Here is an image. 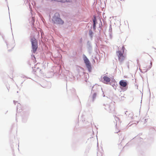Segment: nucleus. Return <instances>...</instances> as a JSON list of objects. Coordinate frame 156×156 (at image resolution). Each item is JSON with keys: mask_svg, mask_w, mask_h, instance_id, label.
Segmentation results:
<instances>
[{"mask_svg": "<svg viewBox=\"0 0 156 156\" xmlns=\"http://www.w3.org/2000/svg\"><path fill=\"white\" fill-rule=\"evenodd\" d=\"M52 21L55 23L57 24L62 25L64 23V21L60 18L59 14L58 12L55 13L52 18Z\"/></svg>", "mask_w": 156, "mask_h": 156, "instance_id": "f257e3e1", "label": "nucleus"}, {"mask_svg": "<svg viewBox=\"0 0 156 156\" xmlns=\"http://www.w3.org/2000/svg\"><path fill=\"white\" fill-rule=\"evenodd\" d=\"M31 42L32 44V51L33 53H35L38 48L37 42L36 39L34 37L31 39Z\"/></svg>", "mask_w": 156, "mask_h": 156, "instance_id": "f03ea898", "label": "nucleus"}, {"mask_svg": "<svg viewBox=\"0 0 156 156\" xmlns=\"http://www.w3.org/2000/svg\"><path fill=\"white\" fill-rule=\"evenodd\" d=\"M83 60L84 62L86 65L87 68L88 69V71L90 72L91 70V67L90 63L89 60L88 59L86 56L84 54L83 55Z\"/></svg>", "mask_w": 156, "mask_h": 156, "instance_id": "7ed1b4c3", "label": "nucleus"}, {"mask_svg": "<svg viewBox=\"0 0 156 156\" xmlns=\"http://www.w3.org/2000/svg\"><path fill=\"white\" fill-rule=\"evenodd\" d=\"M103 106H104V108L110 112H112L114 110V106L112 102L109 104H104Z\"/></svg>", "mask_w": 156, "mask_h": 156, "instance_id": "20e7f679", "label": "nucleus"}, {"mask_svg": "<svg viewBox=\"0 0 156 156\" xmlns=\"http://www.w3.org/2000/svg\"><path fill=\"white\" fill-rule=\"evenodd\" d=\"M101 90H102L101 87L96 84L92 87L91 92L98 94L99 91Z\"/></svg>", "mask_w": 156, "mask_h": 156, "instance_id": "39448f33", "label": "nucleus"}, {"mask_svg": "<svg viewBox=\"0 0 156 156\" xmlns=\"http://www.w3.org/2000/svg\"><path fill=\"white\" fill-rule=\"evenodd\" d=\"M117 54L118 56L119 61L121 62L124 59L125 57L123 55V52H122L121 51H119L117 52Z\"/></svg>", "mask_w": 156, "mask_h": 156, "instance_id": "423d86ee", "label": "nucleus"}, {"mask_svg": "<svg viewBox=\"0 0 156 156\" xmlns=\"http://www.w3.org/2000/svg\"><path fill=\"white\" fill-rule=\"evenodd\" d=\"M2 38L6 43L8 48H13L14 46V41H12V43H10L9 42H7L6 40H5L4 37L3 36H2Z\"/></svg>", "mask_w": 156, "mask_h": 156, "instance_id": "0eeeda50", "label": "nucleus"}, {"mask_svg": "<svg viewBox=\"0 0 156 156\" xmlns=\"http://www.w3.org/2000/svg\"><path fill=\"white\" fill-rule=\"evenodd\" d=\"M119 84L121 87H124V90H127V88L126 87L127 85V82L123 80H121L119 82Z\"/></svg>", "mask_w": 156, "mask_h": 156, "instance_id": "6e6552de", "label": "nucleus"}, {"mask_svg": "<svg viewBox=\"0 0 156 156\" xmlns=\"http://www.w3.org/2000/svg\"><path fill=\"white\" fill-rule=\"evenodd\" d=\"M125 114L127 116L128 115V117L131 119H136V118H137V116H134L133 117V114L132 112H128L127 111H126V112H125Z\"/></svg>", "mask_w": 156, "mask_h": 156, "instance_id": "1a4fd4ad", "label": "nucleus"}, {"mask_svg": "<svg viewBox=\"0 0 156 156\" xmlns=\"http://www.w3.org/2000/svg\"><path fill=\"white\" fill-rule=\"evenodd\" d=\"M97 94L95 93L91 92L90 95L89 96V98L92 100L93 102H94L96 99Z\"/></svg>", "mask_w": 156, "mask_h": 156, "instance_id": "9d476101", "label": "nucleus"}, {"mask_svg": "<svg viewBox=\"0 0 156 156\" xmlns=\"http://www.w3.org/2000/svg\"><path fill=\"white\" fill-rule=\"evenodd\" d=\"M103 79L104 81L103 82L104 83H107L109 82L110 81V78L106 76H104Z\"/></svg>", "mask_w": 156, "mask_h": 156, "instance_id": "9b49d317", "label": "nucleus"}, {"mask_svg": "<svg viewBox=\"0 0 156 156\" xmlns=\"http://www.w3.org/2000/svg\"><path fill=\"white\" fill-rule=\"evenodd\" d=\"M87 47L89 51H91L92 50V46L91 42L89 41H88L87 43Z\"/></svg>", "mask_w": 156, "mask_h": 156, "instance_id": "f8f14e48", "label": "nucleus"}, {"mask_svg": "<svg viewBox=\"0 0 156 156\" xmlns=\"http://www.w3.org/2000/svg\"><path fill=\"white\" fill-rule=\"evenodd\" d=\"M93 34L94 33L91 30H90L89 31V35L91 40H93Z\"/></svg>", "mask_w": 156, "mask_h": 156, "instance_id": "ddd939ff", "label": "nucleus"}, {"mask_svg": "<svg viewBox=\"0 0 156 156\" xmlns=\"http://www.w3.org/2000/svg\"><path fill=\"white\" fill-rule=\"evenodd\" d=\"M152 62H151L150 63V67H149L147 69H144V71L143 72L141 71V72L143 73H144V72H147V70H149L151 69V67L152 66Z\"/></svg>", "mask_w": 156, "mask_h": 156, "instance_id": "4468645a", "label": "nucleus"}, {"mask_svg": "<svg viewBox=\"0 0 156 156\" xmlns=\"http://www.w3.org/2000/svg\"><path fill=\"white\" fill-rule=\"evenodd\" d=\"M96 21L97 20L95 17H94V18L93 20V24H96Z\"/></svg>", "mask_w": 156, "mask_h": 156, "instance_id": "2eb2a0df", "label": "nucleus"}, {"mask_svg": "<svg viewBox=\"0 0 156 156\" xmlns=\"http://www.w3.org/2000/svg\"><path fill=\"white\" fill-rule=\"evenodd\" d=\"M55 1H56L58 2H60L62 3H64L65 2L63 1L62 0H56Z\"/></svg>", "mask_w": 156, "mask_h": 156, "instance_id": "dca6fc26", "label": "nucleus"}, {"mask_svg": "<svg viewBox=\"0 0 156 156\" xmlns=\"http://www.w3.org/2000/svg\"><path fill=\"white\" fill-rule=\"evenodd\" d=\"M96 27V24H93V28L94 30H95V29Z\"/></svg>", "mask_w": 156, "mask_h": 156, "instance_id": "f3484780", "label": "nucleus"}, {"mask_svg": "<svg viewBox=\"0 0 156 156\" xmlns=\"http://www.w3.org/2000/svg\"><path fill=\"white\" fill-rule=\"evenodd\" d=\"M124 49H125L124 47V46H122V51H122V52H123V53H124Z\"/></svg>", "mask_w": 156, "mask_h": 156, "instance_id": "a211bd4d", "label": "nucleus"}, {"mask_svg": "<svg viewBox=\"0 0 156 156\" xmlns=\"http://www.w3.org/2000/svg\"><path fill=\"white\" fill-rule=\"evenodd\" d=\"M109 31H112V28L111 25H110V26Z\"/></svg>", "mask_w": 156, "mask_h": 156, "instance_id": "6ab92c4d", "label": "nucleus"}, {"mask_svg": "<svg viewBox=\"0 0 156 156\" xmlns=\"http://www.w3.org/2000/svg\"><path fill=\"white\" fill-rule=\"evenodd\" d=\"M115 120L116 121H117L118 120H119V118L118 117H115Z\"/></svg>", "mask_w": 156, "mask_h": 156, "instance_id": "aec40b11", "label": "nucleus"}, {"mask_svg": "<svg viewBox=\"0 0 156 156\" xmlns=\"http://www.w3.org/2000/svg\"><path fill=\"white\" fill-rule=\"evenodd\" d=\"M98 39H97V40H95V42L96 43H98Z\"/></svg>", "mask_w": 156, "mask_h": 156, "instance_id": "412c9836", "label": "nucleus"}, {"mask_svg": "<svg viewBox=\"0 0 156 156\" xmlns=\"http://www.w3.org/2000/svg\"><path fill=\"white\" fill-rule=\"evenodd\" d=\"M13 102H14V103L15 104H16V102H17V101H13Z\"/></svg>", "mask_w": 156, "mask_h": 156, "instance_id": "4be33fe9", "label": "nucleus"}, {"mask_svg": "<svg viewBox=\"0 0 156 156\" xmlns=\"http://www.w3.org/2000/svg\"><path fill=\"white\" fill-rule=\"evenodd\" d=\"M130 123H129L128 124V126H130L132 125V124H129Z\"/></svg>", "mask_w": 156, "mask_h": 156, "instance_id": "5701e85b", "label": "nucleus"}, {"mask_svg": "<svg viewBox=\"0 0 156 156\" xmlns=\"http://www.w3.org/2000/svg\"><path fill=\"white\" fill-rule=\"evenodd\" d=\"M20 106V105L19 103H18V105H17V107H18V106Z\"/></svg>", "mask_w": 156, "mask_h": 156, "instance_id": "b1692460", "label": "nucleus"}, {"mask_svg": "<svg viewBox=\"0 0 156 156\" xmlns=\"http://www.w3.org/2000/svg\"><path fill=\"white\" fill-rule=\"evenodd\" d=\"M134 121H135V122H136L137 123L138 122V120H135Z\"/></svg>", "mask_w": 156, "mask_h": 156, "instance_id": "393cba45", "label": "nucleus"}, {"mask_svg": "<svg viewBox=\"0 0 156 156\" xmlns=\"http://www.w3.org/2000/svg\"><path fill=\"white\" fill-rule=\"evenodd\" d=\"M113 86V87H114V89H116V88L114 86Z\"/></svg>", "mask_w": 156, "mask_h": 156, "instance_id": "a878e982", "label": "nucleus"}, {"mask_svg": "<svg viewBox=\"0 0 156 156\" xmlns=\"http://www.w3.org/2000/svg\"><path fill=\"white\" fill-rule=\"evenodd\" d=\"M96 46H97V44L96 43Z\"/></svg>", "mask_w": 156, "mask_h": 156, "instance_id": "bb28decb", "label": "nucleus"}, {"mask_svg": "<svg viewBox=\"0 0 156 156\" xmlns=\"http://www.w3.org/2000/svg\"><path fill=\"white\" fill-rule=\"evenodd\" d=\"M134 124H135L136 125V123H134Z\"/></svg>", "mask_w": 156, "mask_h": 156, "instance_id": "cd10ccee", "label": "nucleus"}]
</instances>
